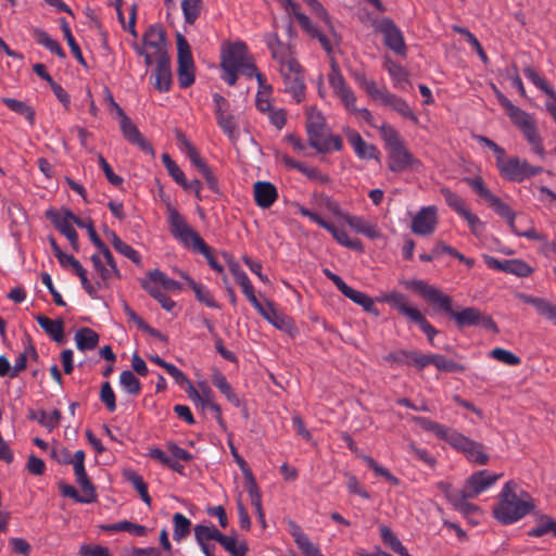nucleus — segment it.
I'll use <instances>...</instances> for the list:
<instances>
[{
    "mask_svg": "<svg viewBox=\"0 0 556 556\" xmlns=\"http://www.w3.org/2000/svg\"><path fill=\"white\" fill-rule=\"evenodd\" d=\"M315 16L324 26L315 25L308 16L299 11V5L292 0H286L287 5L295 16L300 26L314 39H317L328 55L333 53L334 47L340 45L341 36L336 31L332 21L318 0H304Z\"/></svg>",
    "mask_w": 556,
    "mask_h": 556,
    "instance_id": "obj_1",
    "label": "nucleus"
},
{
    "mask_svg": "<svg viewBox=\"0 0 556 556\" xmlns=\"http://www.w3.org/2000/svg\"><path fill=\"white\" fill-rule=\"evenodd\" d=\"M498 497V503L493 513L503 525L515 523L534 509L531 495L520 489L514 481L504 484Z\"/></svg>",
    "mask_w": 556,
    "mask_h": 556,
    "instance_id": "obj_2",
    "label": "nucleus"
},
{
    "mask_svg": "<svg viewBox=\"0 0 556 556\" xmlns=\"http://www.w3.org/2000/svg\"><path fill=\"white\" fill-rule=\"evenodd\" d=\"M306 134L309 146L320 153L340 151L343 148V141L340 136L331 134L323 114L315 110H309L306 114Z\"/></svg>",
    "mask_w": 556,
    "mask_h": 556,
    "instance_id": "obj_3",
    "label": "nucleus"
},
{
    "mask_svg": "<svg viewBox=\"0 0 556 556\" xmlns=\"http://www.w3.org/2000/svg\"><path fill=\"white\" fill-rule=\"evenodd\" d=\"M494 90L500 104L506 110L513 124L522 132L523 137L531 146V150L543 157L545 150L533 117L526 111L514 105L511 101L495 87Z\"/></svg>",
    "mask_w": 556,
    "mask_h": 556,
    "instance_id": "obj_4",
    "label": "nucleus"
},
{
    "mask_svg": "<svg viewBox=\"0 0 556 556\" xmlns=\"http://www.w3.org/2000/svg\"><path fill=\"white\" fill-rule=\"evenodd\" d=\"M378 129L388 149V167L391 172L401 173L418 163L392 125L384 123Z\"/></svg>",
    "mask_w": 556,
    "mask_h": 556,
    "instance_id": "obj_5",
    "label": "nucleus"
},
{
    "mask_svg": "<svg viewBox=\"0 0 556 556\" xmlns=\"http://www.w3.org/2000/svg\"><path fill=\"white\" fill-rule=\"evenodd\" d=\"M222 68H236L249 78L255 74V64L245 42L238 40L224 43L220 53Z\"/></svg>",
    "mask_w": 556,
    "mask_h": 556,
    "instance_id": "obj_6",
    "label": "nucleus"
},
{
    "mask_svg": "<svg viewBox=\"0 0 556 556\" xmlns=\"http://www.w3.org/2000/svg\"><path fill=\"white\" fill-rule=\"evenodd\" d=\"M381 301L396 309L401 315L407 317L419 326L420 330L427 336L430 344L434 345V336L438 330L426 319L422 313L408 304L407 296L401 292L392 291L382 295Z\"/></svg>",
    "mask_w": 556,
    "mask_h": 556,
    "instance_id": "obj_7",
    "label": "nucleus"
},
{
    "mask_svg": "<svg viewBox=\"0 0 556 556\" xmlns=\"http://www.w3.org/2000/svg\"><path fill=\"white\" fill-rule=\"evenodd\" d=\"M166 214L169 232L177 241L188 249L193 250L197 245L203 248V239L201 236L193 230L186 218L169 201L166 203Z\"/></svg>",
    "mask_w": 556,
    "mask_h": 556,
    "instance_id": "obj_8",
    "label": "nucleus"
},
{
    "mask_svg": "<svg viewBox=\"0 0 556 556\" xmlns=\"http://www.w3.org/2000/svg\"><path fill=\"white\" fill-rule=\"evenodd\" d=\"M165 30L161 25H150L143 35V48L139 54L144 56L147 65L153 64V61L162 56H168L166 50Z\"/></svg>",
    "mask_w": 556,
    "mask_h": 556,
    "instance_id": "obj_9",
    "label": "nucleus"
},
{
    "mask_svg": "<svg viewBox=\"0 0 556 556\" xmlns=\"http://www.w3.org/2000/svg\"><path fill=\"white\" fill-rule=\"evenodd\" d=\"M283 81V92L290 94L296 103L305 99V79L304 70L301 64L291 62V64H283L278 68Z\"/></svg>",
    "mask_w": 556,
    "mask_h": 556,
    "instance_id": "obj_10",
    "label": "nucleus"
},
{
    "mask_svg": "<svg viewBox=\"0 0 556 556\" xmlns=\"http://www.w3.org/2000/svg\"><path fill=\"white\" fill-rule=\"evenodd\" d=\"M403 286L407 290H412L422 296L427 302L435 305L437 308L443 311L444 313L451 314L453 313L452 307V299L451 296L444 294L440 289L435 288L427 283L421 279H413L403 281Z\"/></svg>",
    "mask_w": 556,
    "mask_h": 556,
    "instance_id": "obj_11",
    "label": "nucleus"
},
{
    "mask_svg": "<svg viewBox=\"0 0 556 556\" xmlns=\"http://www.w3.org/2000/svg\"><path fill=\"white\" fill-rule=\"evenodd\" d=\"M464 181L481 198L483 199L494 212L505 218L509 227L515 225V213L514 211L504 203L498 197L493 194L484 185L481 177H466Z\"/></svg>",
    "mask_w": 556,
    "mask_h": 556,
    "instance_id": "obj_12",
    "label": "nucleus"
},
{
    "mask_svg": "<svg viewBox=\"0 0 556 556\" xmlns=\"http://www.w3.org/2000/svg\"><path fill=\"white\" fill-rule=\"evenodd\" d=\"M376 33L383 37V43L387 48L399 55H405L407 47L403 31L390 17H381L372 23Z\"/></svg>",
    "mask_w": 556,
    "mask_h": 556,
    "instance_id": "obj_13",
    "label": "nucleus"
},
{
    "mask_svg": "<svg viewBox=\"0 0 556 556\" xmlns=\"http://www.w3.org/2000/svg\"><path fill=\"white\" fill-rule=\"evenodd\" d=\"M176 43L178 51V83L180 88H188L194 83V62L191 49L187 39L181 34H177Z\"/></svg>",
    "mask_w": 556,
    "mask_h": 556,
    "instance_id": "obj_14",
    "label": "nucleus"
},
{
    "mask_svg": "<svg viewBox=\"0 0 556 556\" xmlns=\"http://www.w3.org/2000/svg\"><path fill=\"white\" fill-rule=\"evenodd\" d=\"M542 172L543 167L531 165L528 161L521 160L518 156L508 157L505 164L498 169L502 178L515 182H522Z\"/></svg>",
    "mask_w": 556,
    "mask_h": 556,
    "instance_id": "obj_15",
    "label": "nucleus"
},
{
    "mask_svg": "<svg viewBox=\"0 0 556 556\" xmlns=\"http://www.w3.org/2000/svg\"><path fill=\"white\" fill-rule=\"evenodd\" d=\"M330 56V73L328 74V81L333 90V93L341 100L348 111H356L355 102L356 97L350 86L346 84L344 76L341 73L338 62Z\"/></svg>",
    "mask_w": 556,
    "mask_h": 556,
    "instance_id": "obj_16",
    "label": "nucleus"
},
{
    "mask_svg": "<svg viewBox=\"0 0 556 556\" xmlns=\"http://www.w3.org/2000/svg\"><path fill=\"white\" fill-rule=\"evenodd\" d=\"M300 214L329 231L339 244L359 252L364 250V245L361 240L350 238L345 229L338 228L332 223L324 219L318 213L302 206L300 207Z\"/></svg>",
    "mask_w": 556,
    "mask_h": 556,
    "instance_id": "obj_17",
    "label": "nucleus"
},
{
    "mask_svg": "<svg viewBox=\"0 0 556 556\" xmlns=\"http://www.w3.org/2000/svg\"><path fill=\"white\" fill-rule=\"evenodd\" d=\"M453 448L462 452L468 462L476 465H485L489 462V455L482 443L473 441L456 431L450 437V443Z\"/></svg>",
    "mask_w": 556,
    "mask_h": 556,
    "instance_id": "obj_18",
    "label": "nucleus"
},
{
    "mask_svg": "<svg viewBox=\"0 0 556 556\" xmlns=\"http://www.w3.org/2000/svg\"><path fill=\"white\" fill-rule=\"evenodd\" d=\"M502 473H491L488 470H479L473 472L467 480L462 490L466 492L470 498H476L479 494L491 488Z\"/></svg>",
    "mask_w": 556,
    "mask_h": 556,
    "instance_id": "obj_19",
    "label": "nucleus"
},
{
    "mask_svg": "<svg viewBox=\"0 0 556 556\" xmlns=\"http://www.w3.org/2000/svg\"><path fill=\"white\" fill-rule=\"evenodd\" d=\"M438 225V210L435 206L421 207L412 220L410 229L418 236H430Z\"/></svg>",
    "mask_w": 556,
    "mask_h": 556,
    "instance_id": "obj_20",
    "label": "nucleus"
},
{
    "mask_svg": "<svg viewBox=\"0 0 556 556\" xmlns=\"http://www.w3.org/2000/svg\"><path fill=\"white\" fill-rule=\"evenodd\" d=\"M451 317L455 319L456 325L459 328L482 325L486 329L496 330V325L493 319L482 314L476 307H466L460 312H455L453 309Z\"/></svg>",
    "mask_w": 556,
    "mask_h": 556,
    "instance_id": "obj_21",
    "label": "nucleus"
},
{
    "mask_svg": "<svg viewBox=\"0 0 556 556\" xmlns=\"http://www.w3.org/2000/svg\"><path fill=\"white\" fill-rule=\"evenodd\" d=\"M255 309L264 319H266L275 328L289 333L294 330V325L292 320L287 315L276 309L274 302L266 301L265 306L262 305L261 303L258 308Z\"/></svg>",
    "mask_w": 556,
    "mask_h": 556,
    "instance_id": "obj_22",
    "label": "nucleus"
},
{
    "mask_svg": "<svg viewBox=\"0 0 556 556\" xmlns=\"http://www.w3.org/2000/svg\"><path fill=\"white\" fill-rule=\"evenodd\" d=\"M47 217L53 223L55 228L67 238L72 248L78 250V235L73 227L72 219L67 218V211L61 213L54 210L47 211Z\"/></svg>",
    "mask_w": 556,
    "mask_h": 556,
    "instance_id": "obj_23",
    "label": "nucleus"
},
{
    "mask_svg": "<svg viewBox=\"0 0 556 556\" xmlns=\"http://www.w3.org/2000/svg\"><path fill=\"white\" fill-rule=\"evenodd\" d=\"M265 42L273 59L277 62L278 68L282 67L283 64H291V62L298 61L290 47L285 45L276 33L268 34L265 37Z\"/></svg>",
    "mask_w": 556,
    "mask_h": 556,
    "instance_id": "obj_24",
    "label": "nucleus"
},
{
    "mask_svg": "<svg viewBox=\"0 0 556 556\" xmlns=\"http://www.w3.org/2000/svg\"><path fill=\"white\" fill-rule=\"evenodd\" d=\"M121 130L124 138L131 144L137 146L141 151L147 154L154 155V150L149 141L142 136L137 126L130 121L129 117H123L119 123Z\"/></svg>",
    "mask_w": 556,
    "mask_h": 556,
    "instance_id": "obj_25",
    "label": "nucleus"
},
{
    "mask_svg": "<svg viewBox=\"0 0 556 556\" xmlns=\"http://www.w3.org/2000/svg\"><path fill=\"white\" fill-rule=\"evenodd\" d=\"M188 393L189 397L197 406H201L202 409H211L214 413L218 424L223 425L220 406L214 401V395L210 388H201V392H199L193 388V386H190Z\"/></svg>",
    "mask_w": 556,
    "mask_h": 556,
    "instance_id": "obj_26",
    "label": "nucleus"
},
{
    "mask_svg": "<svg viewBox=\"0 0 556 556\" xmlns=\"http://www.w3.org/2000/svg\"><path fill=\"white\" fill-rule=\"evenodd\" d=\"M516 298L522 303L533 306L540 316L551 320L556 326V304L543 298L521 292L516 293Z\"/></svg>",
    "mask_w": 556,
    "mask_h": 556,
    "instance_id": "obj_27",
    "label": "nucleus"
},
{
    "mask_svg": "<svg viewBox=\"0 0 556 556\" xmlns=\"http://www.w3.org/2000/svg\"><path fill=\"white\" fill-rule=\"evenodd\" d=\"M345 136L348 142L352 146L355 154L359 159H378L379 151L376 146L367 143L362 136L354 129H346Z\"/></svg>",
    "mask_w": 556,
    "mask_h": 556,
    "instance_id": "obj_28",
    "label": "nucleus"
},
{
    "mask_svg": "<svg viewBox=\"0 0 556 556\" xmlns=\"http://www.w3.org/2000/svg\"><path fill=\"white\" fill-rule=\"evenodd\" d=\"M85 452L83 450H77L73 457L67 460V463L73 465L76 482L79 484L81 491L84 493L92 494L94 486L87 476L85 468Z\"/></svg>",
    "mask_w": 556,
    "mask_h": 556,
    "instance_id": "obj_29",
    "label": "nucleus"
},
{
    "mask_svg": "<svg viewBox=\"0 0 556 556\" xmlns=\"http://www.w3.org/2000/svg\"><path fill=\"white\" fill-rule=\"evenodd\" d=\"M254 201L261 208H269L278 198L277 188L269 181H256L253 185Z\"/></svg>",
    "mask_w": 556,
    "mask_h": 556,
    "instance_id": "obj_30",
    "label": "nucleus"
},
{
    "mask_svg": "<svg viewBox=\"0 0 556 556\" xmlns=\"http://www.w3.org/2000/svg\"><path fill=\"white\" fill-rule=\"evenodd\" d=\"M153 63H155L154 87L160 92L169 91L173 83L169 56H162L154 60Z\"/></svg>",
    "mask_w": 556,
    "mask_h": 556,
    "instance_id": "obj_31",
    "label": "nucleus"
},
{
    "mask_svg": "<svg viewBox=\"0 0 556 556\" xmlns=\"http://www.w3.org/2000/svg\"><path fill=\"white\" fill-rule=\"evenodd\" d=\"M345 223L357 233H361L369 239H377L381 232L377 225L370 223L362 216L344 215Z\"/></svg>",
    "mask_w": 556,
    "mask_h": 556,
    "instance_id": "obj_32",
    "label": "nucleus"
},
{
    "mask_svg": "<svg viewBox=\"0 0 556 556\" xmlns=\"http://www.w3.org/2000/svg\"><path fill=\"white\" fill-rule=\"evenodd\" d=\"M381 104L389 106L402 117L412 121L414 124H418L419 122L418 116L410 109L409 104L403 98L391 93L390 91H388Z\"/></svg>",
    "mask_w": 556,
    "mask_h": 556,
    "instance_id": "obj_33",
    "label": "nucleus"
},
{
    "mask_svg": "<svg viewBox=\"0 0 556 556\" xmlns=\"http://www.w3.org/2000/svg\"><path fill=\"white\" fill-rule=\"evenodd\" d=\"M37 323L56 343L64 342V323L62 319H50L46 316H37Z\"/></svg>",
    "mask_w": 556,
    "mask_h": 556,
    "instance_id": "obj_34",
    "label": "nucleus"
},
{
    "mask_svg": "<svg viewBox=\"0 0 556 556\" xmlns=\"http://www.w3.org/2000/svg\"><path fill=\"white\" fill-rule=\"evenodd\" d=\"M76 346L80 351H91L99 343V334L90 328H81L75 333Z\"/></svg>",
    "mask_w": 556,
    "mask_h": 556,
    "instance_id": "obj_35",
    "label": "nucleus"
},
{
    "mask_svg": "<svg viewBox=\"0 0 556 556\" xmlns=\"http://www.w3.org/2000/svg\"><path fill=\"white\" fill-rule=\"evenodd\" d=\"M123 477L135 488V490L139 493L141 500L146 504L151 505V497L148 492V485L144 482L143 478L132 469L124 470Z\"/></svg>",
    "mask_w": 556,
    "mask_h": 556,
    "instance_id": "obj_36",
    "label": "nucleus"
},
{
    "mask_svg": "<svg viewBox=\"0 0 556 556\" xmlns=\"http://www.w3.org/2000/svg\"><path fill=\"white\" fill-rule=\"evenodd\" d=\"M379 531L382 542L394 553L400 556H412L389 527L380 526Z\"/></svg>",
    "mask_w": 556,
    "mask_h": 556,
    "instance_id": "obj_37",
    "label": "nucleus"
},
{
    "mask_svg": "<svg viewBox=\"0 0 556 556\" xmlns=\"http://www.w3.org/2000/svg\"><path fill=\"white\" fill-rule=\"evenodd\" d=\"M173 525V539L176 542L184 541L191 532V521L181 513L174 514Z\"/></svg>",
    "mask_w": 556,
    "mask_h": 556,
    "instance_id": "obj_38",
    "label": "nucleus"
},
{
    "mask_svg": "<svg viewBox=\"0 0 556 556\" xmlns=\"http://www.w3.org/2000/svg\"><path fill=\"white\" fill-rule=\"evenodd\" d=\"M194 539L198 545H204L210 541L218 542L222 532L215 526L197 525L193 528Z\"/></svg>",
    "mask_w": 556,
    "mask_h": 556,
    "instance_id": "obj_39",
    "label": "nucleus"
},
{
    "mask_svg": "<svg viewBox=\"0 0 556 556\" xmlns=\"http://www.w3.org/2000/svg\"><path fill=\"white\" fill-rule=\"evenodd\" d=\"M149 457L159 462L163 466L168 467L173 471L184 476L185 475V466L181 465L178 460H175L170 456H168L164 451L159 447L151 448L148 453Z\"/></svg>",
    "mask_w": 556,
    "mask_h": 556,
    "instance_id": "obj_40",
    "label": "nucleus"
},
{
    "mask_svg": "<svg viewBox=\"0 0 556 556\" xmlns=\"http://www.w3.org/2000/svg\"><path fill=\"white\" fill-rule=\"evenodd\" d=\"M102 530L106 532L126 531L137 536H143L147 534V528L144 526L132 523L128 520H122L115 523L102 526Z\"/></svg>",
    "mask_w": 556,
    "mask_h": 556,
    "instance_id": "obj_41",
    "label": "nucleus"
},
{
    "mask_svg": "<svg viewBox=\"0 0 556 556\" xmlns=\"http://www.w3.org/2000/svg\"><path fill=\"white\" fill-rule=\"evenodd\" d=\"M212 381L233 406L239 407L241 405L239 396L232 391L231 386L223 374H214Z\"/></svg>",
    "mask_w": 556,
    "mask_h": 556,
    "instance_id": "obj_42",
    "label": "nucleus"
},
{
    "mask_svg": "<svg viewBox=\"0 0 556 556\" xmlns=\"http://www.w3.org/2000/svg\"><path fill=\"white\" fill-rule=\"evenodd\" d=\"M344 296L356 303L357 305L362 306L366 312L368 313H376V306L370 296H368L366 293L357 291L353 289L352 287H348L345 292L342 293Z\"/></svg>",
    "mask_w": 556,
    "mask_h": 556,
    "instance_id": "obj_43",
    "label": "nucleus"
},
{
    "mask_svg": "<svg viewBox=\"0 0 556 556\" xmlns=\"http://www.w3.org/2000/svg\"><path fill=\"white\" fill-rule=\"evenodd\" d=\"M189 287L194 292L195 299L205 304L207 307L211 308H219L218 303L214 300V296L212 295L211 291L203 283H199L194 280L189 281Z\"/></svg>",
    "mask_w": 556,
    "mask_h": 556,
    "instance_id": "obj_44",
    "label": "nucleus"
},
{
    "mask_svg": "<svg viewBox=\"0 0 556 556\" xmlns=\"http://www.w3.org/2000/svg\"><path fill=\"white\" fill-rule=\"evenodd\" d=\"M419 422L422 429L432 432L438 438L443 439L447 443H450V437L456 433V430L446 428L445 426L428 418H419Z\"/></svg>",
    "mask_w": 556,
    "mask_h": 556,
    "instance_id": "obj_45",
    "label": "nucleus"
},
{
    "mask_svg": "<svg viewBox=\"0 0 556 556\" xmlns=\"http://www.w3.org/2000/svg\"><path fill=\"white\" fill-rule=\"evenodd\" d=\"M193 166L199 170L201 176L204 178L208 189L214 193H219V184L218 179L213 173L212 168L207 165V163L201 159Z\"/></svg>",
    "mask_w": 556,
    "mask_h": 556,
    "instance_id": "obj_46",
    "label": "nucleus"
},
{
    "mask_svg": "<svg viewBox=\"0 0 556 556\" xmlns=\"http://www.w3.org/2000/svg\"><path fill=\"white\" fill-rule=\"evenodd\" d=\"M215 117L217 125L222 128L224 134L227 135L231 141H236L239 132L235 117L229 113L219 114Z\"/></svg>",
    "mask_w": 556,
    "mask_h": 556,
    "instance_id": "obj_47",
    "label": "nucleus"
},
{
    "mask_svg": "<svg viewBox=\"0 0 556 556\" xmlns=\"http://www.w3.org/2000/svg\"><path fill=\"white\" fill-rule=\"evenodd\" d=\"M432 365L440 371L445 372H464L465 366L454 362L453 359L446 358L441 354H433Z\"/></svg>",
    "mask_w": 556,
    "mask_h": 556,
    "instance_id": "obj_48",
    "label": "nucleus"
},
{
    "mask_svg": "<svg viewBox=\"0 0 556 556\" xmlns=\"http://www.w3.org/2000/svg\"><path fill=\"white\" fill-rule=\"evenodd\" d=\"M119 383L123 389L131 395H138L141 391V383L139 379L130 370H123L121 372Z\"/></svg>",
    "mask_w": 556,
    "mask_h": 556,
    "instance_id": "obj_49",
    "label": "nucleus"
},
{
    "mask_svg": "<svg viewBox=\"0 0 556 556\" xmlns=\"http://www.w3.org/2000/svg\"><path fill=\"white\" fill-rule=\"evenodd\" d=\"M231 556H236L241 552H248L245 542H238L233 535L220 534L218 542Z\"/></svg>",
    "mask_w": 556,
    "mask_h": 556,
    "instance_id": "obj_50",
    "label": "nucleus"
},
{
    "mask_svg": "<svg viewBox=\"0 0 556 556\" xmlns=\"http://www.w3.org/2000/svg\"><path fill=\"white\" fill-rule=\"evenodd\" d=\"M202 0H182L181 10L184 13L185 22L192 25L201 13Z\"/></svg>",
    "mask_w": 556,
    "mask_h": 556,
    "instance_id": "obj_51",
    "label": "nucleus"
},
{
    "mask_svg": "<svg viewBox=\"0 0 556 556\" xmlns=\"http://www.w3.org/2000/svg\"><path fill=\"white\" fill-rule=\"evenodd\" d=\"M176 140L179 149L187 155L192 165L202 159L195 147L190 142L185 134L177 131Z\"/></svg>",
    "mask_w": 556,
    "mask_h": 556,
    "instance_id": "obj_52",
    "label": "nucleus"
},
{
    "mask_svg": "<svg viewBox=\"0 0 556 556\" xmlns=\"http://www.w3.org/2000/svg\"><path fill=\"white\" fill-rule=\"evenodd\" d=\"M162 162L168 173V175L179 185L182 186L186 184V176L184 172L180 169V167L177 165V163L172 160L170 155L168 153L162 154Z\"/></svg>",
    "mask_w": 556,
    "mask_h": 556,
    "instance_id": "obj_53",
    "label": "nucleus"
},
{
    "mask_svg": "<svg viewBox=\"0 0 556 556\" xmlns=\"http://www.w3.org/2000/svg\"><path fill=\"white\" fill-rule=\"evenodd\" d=\"M441 194L443 195L446 204L455 211L459 216L467 210L466 203L457 193L448 188H442Z\"/></svg>",
    "mask_w": 556,
    "mask_h": 556,
    "instance_id": "obj_54",
    "label": "nucleus"
},
{
    "mask_svg": "<svg viewBox=\"0 0 556 556\" xmlns=\"http://www.w3.org/2000/svg\"><path fill=\"white\" fill-rule=\"evenodd\" d=\"M2 101L10 110L24 116L27 121L33 123L34 111L30 105H28L27 103H25L23 101L12 99V98H4Z\"/></svg>",
    "mask_w": 556,
    "mask_h": 556,
    "instance_id": "obj_55",
    "label": "nucleus"
},
{
    "mask_svg": "<svg viewBox=\"0 0 556 556\" xmlns=\"http://www.w3.org/2000/svg\"><path fill=\"white\" fill-rule=\"evenodd\" d=\"M245 488L253 507L255 508L262 506V494L251 470H248L245 472Z\"/></svg>",
    "mask_w": 556,
    "mask_h": 556,
    "instance_id": "obj_56",
    "label": "nucleus"
},
{
    "mask_svg": "<svg viewBox=\"0 0 556 556\" xmlns=\"http://www.w3.org/2000/svg\"><path fill=\"white\" fill-rule=\"evenodd\" d=\"M141 287L147 291L154 300L161 295L163 288L159 282V278L154 276V269L150 270L147 276L141 280Z\"/></svg>",
    "mask_w": 556,
    "mask_h": 556,
    "instance_id": "obj_57",
    "label": "nucleus"
},
{
    "mask_svg": "<svg viewBox=\"0 0 556 556\" xmlns=\"http://www.w3.org/2000/svg\"><path fill=\"white\" fill-rule=\"evenodd\" d=\"M469 498L470 496H467L466 492L460 490L457 495L451 496V503L455 509L465 514H470L476 511L478 507L475 504L469 503Z\"/></svg>",
    "mask_w": 556,
    "mask_h": 556,
    "instance_id": "obj_58",
    "label": "nucleus"
},
{
    "mask_svg": "<svg viewBox=\"0 0 556 556\" xmlns=\"http://www.w3.org/2000/svg\"><path fill=\"white\" fill-rule=\"evenodd\" d=\"M37 43L42 45L45 48H47L50 52L56 54L59 58L64 59L65 52L61 45L51 38L47 33L45 31H37Z\"/></svg>",
    "mask_w": 556,
    "mask_h": 556,
    "instance_id": "obj_59",
    "label": "nucleus"
},
{
    "mask_svg": "<svg viewBox=\"0 0 556 556\" xmlns=\"http://www.w3.org/2000/svg\"><path fill=\"white\" fill-rule=\"evenodd\" d=\"M61 493L63 496L73 498L77 503L90 504V503L94 502L97 498V493H96L94 488H93L92 494L84 493V496H81L78 494L77 490L73 485L65 484L61 488Z\"/></svg>",
    "mask_w": 556,
    "mask_h": 556,
    "instance_id": "obj_60",
    "label": "nucleus"
},
{
    "mask_svg": "<svg viewBox=\"0 0 556 556\" xmlns=\"http://www.w3.org/2000/svg\"><path fill=\"white\" fill-rule=\"evenodd\" d=\"M533 269L522 260L513 258L507 260L506 273L513 274L518 277H528L532 274Z\"/></svg>",
    "mask_w": 556,
    "mask_h": 556,
    "instance_id": "obj_61",
    "label": "nucleus"
},
{
    "mask_svg": "<svg viewBox=\"0 0 556 556\" xmlns=\"http://www.w3.org/2000/svg\"><path fill=\"white\" fill-rule=\"evenodd\" d=\"M553 525L554 519H552L547 515H542L539 519L538 525L530 529L527 534L533 538H541L546 533H552Z\"/></svg>",
    "mask_w": 556,
    "mask_h": 556,
    "instance_id": "obj_62",
    "label": "nucleus"
},
{
    "mask_svg": "<svg viewBox=\"0 0 556 556\" xmlns=\"http://www.w3.org/2000/svg\"><path fill=\"white\" fill-rule=\"evenodd\" d=\"M62 29H63V33H64V37L67 41V45L72 51V53L74 54V56L77 59V61L81 64V65H86V61L83 56V53H81V50H80V47L78 46V43L76 42L72 31H71V28L68 26V24L65 22V21H62Z\"/></svg>",
    "mask_w": 556,
    "mask_h": 556,
    "instance_id": "obj_63",
    "label": "nucleus"
},
{
    "mask_svg": "<svg viewBox=\"0 0 556 556\" xmlns=\"http://www.w3.org/2000/svg\"><path fill=\"white\" fill-rule=\"evenodd\" d=\"M491 357L494 359L507 364L509 366H517L521 363L520 357L516 354L511 353L508 350L502 348H495L490 353Z\"/></svg>",
    "mask_w": 556,
    "mask_h": 556,
    "instance_id": "obj_64",
    "label": "nucleus"
}]
</instances>
